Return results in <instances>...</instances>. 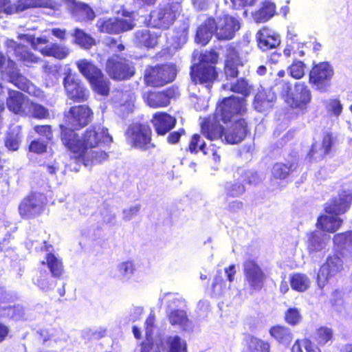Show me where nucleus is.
Segmentation results:
<instances>
[{
	"mask_svg": "<svg viewBox=\"0 0 352 352\" xmlns=\"http://www.w3.org/2000/svg\"><path fill=\"white\" fill-rule=\"evenodd\" d=\"M118 268L122 275H131L133 274L135 271V265L133 261H127L121 263Z\"/></svg>",
	"mask_w": 352,
	"mask_h": 352,
	"instance_id": "obj_60",
	"label": "nucleus"
},
{
	"mask_svg": "<svg viewBox=\"0 0 352 352\" xmlns=\"http://www.w3.org/2000/svg\"><path fill=\"white\" fill-rule=\"evenodd\" d=\"M38 6L36 0H16L14 3L8 6L5 10L7 14H14Z\"/></svg>",
	"mask_w": 352,
	"mask_h": 352,
	"instance_id": "obj_47",
	"label": "nucleus"
},
{
	"mask_svg": "<svg viewBox=\"0 0 352 352\" xmlns=\"http://www.w3.org/2000/svg\"><path fill=\"white\" fill-rule=\"evenodd\" d=\"M63 85L67 98L74 102L81 103L87 100L89 91L71 72L65 74Z\"/></svg>",
	"mask_w": 352,
	"mask_h": 352,
	"instance_id": "obj_17",
	"label": "nucleus"
},
{
	"mask_svg": "<svg viewBox=\"0 0 352 352\" xmlns=\"http://www.w3.org/2000/svg\"><path fill=\"white\" fill-rule=\"evenodd\" d=\"M168 320L172 326H179L183 329L188 325L190 320L184 309H173L167 315Z\"/></svg>",
	"mask_w": 352,
	"mask_h": 352,
	"instance_id": "obj_41",
	"label": "nucleus"
},
{
	"mask_svg": "<svg viewBox=\"0 0 352 352\" xmlns=\"http://www.w3.org/2000/svg\"><path fill=\"white\" fill-rule=\"evenodd\" d=\"M334 74L333 67L330 63H314L309 72V83L314 91L326 93L332 85Z\"/></svg>",
	"mask_w": 352,
	"mask_h": 352,
	"instance_id": "obj_9",
	"label": "nucleus"
},
{
	"mask_svg": "<svg viewBox=\"0 0 352 352\" xmlns=\"http://www.w3.org/2000/svg\"><path fill=\"white\" fill-rule=\"evenodd\" d=\"M334 248L340 254H352V230H346L333 235Z\"/></svg>",
	"mask_w": 352,
	"mask_h": 352,
	"instance_id": "obj_30",
	"label": "nucleus"
},
{
	"mask_svg": "<svg viewBox=\"0 0 352 352\" xmlns=\"http://www.w3.org/2000/svg\"><path fill=\"white\" fill-rule=\"evenodd\" d=\"M248 111V103L245 98L232 95L224 97L217 103L214 112L220 120L228 124L239 118H243Z\"/></svg>",
	"mask_w": 352,
	"mask_h": 352,
	"instance_id": "obj_7",
	"label": "nucleus"
},
{
	"mask_svg": "<svg viewBox=\"0 0 352 352\" xmlns=\"http://www.w3.org/2000/svg\"><path fill=\"white\" fill-rule=\"evenodd\" d=\"M303 342L306 352H322L320 346L313 343L310 339L305 338Z\"/></svg>",
	"mask_w": 352,
	"mask_h": 352,
	"instance_id": "obj_64",
	"label": "nucleus"
},
{
	"mask_svg": "<svg viewBox=\"0 0 352 352\" xmlns=\"http://www.w3.org/2000/svg\"><path fill=\"white\" fill-rule=\"evenodd\" d=\"M295 169L296 166L292 162H277L272 165L271 169L272 179L274 180H285L289 177Z\"/></svg>",
	"mask_w": 352,
	"mask_h": 352,
	"instance_id": "obj_33",
	"label": "nucleus"
},
{
	"mask_svg": "<svg viewBox=\"0 0 352 352\" xmlns=\"http://www.w3.org/2000/svg\"><path fill=\"white\" fill-rule=\"evenodd\" d=\"M269 333L276 341L283 344H289L293 338L289 328L282 324H276L271 327L269 329Z\"/></svg>",
	"mask_w": 352,
	"mask_h": 352,
	"instance_id": "obj_35",
	"label": "nucleus"
},
{
	"mask_svg": "<svg viewBox=\"0 0 352 352\" xmlns=\"http://www.w3.org/2000/svg\"><path fill=\"white\" fill-rule=\"evenodd\" d=\"M302 320V317L300 311L296 307H289L285 311L284 320L290 326L299 324Z\"/></svg>",
	"mask_w": 352,
	"mask_h": 352,
	"instance_id": "obj_51",
	"label": "nucleus"
},
{
	"mask_svg": "<svg viewBox=\"0 0 352 352\" xmlns=\"http://www.w3.org/2000/svg\"><path fill=\"white\" fill-rule=\"evenodd\" d=\"M310 280L305 274L294 273L290 276L289 283L292 289L298 292H304L310 287Z\"/></svg>",
	"mask_w": 352,
	"mask_h": 352,
	"instance_id": "obj_40",
	"label": "nucleus"
},
{
	"mask_svg": "<svg viewBox=\"0 0 352 352\" xmlns=\"http://www.w3.org/2000/svg\"><path fill=\"white\" fill-rule=\"evenodd\" d=\"M60 138L68 151L72 155L77 163L84 164V153L82 137L80 138L75 131L76 129L70 128L63 124L59 125Z\"/></svg>",
	"mask_w": 352,
	"mask_h": 352,
	"instance_id": "obj_12",
	"label": "nucleus"
},
{
	"mask_svg": "<svg viewBox=\"0 0 352 352\" xmlns=\"http://www.w3.org/2000/svg\"><path fill=\"white\" fill-rule=\"evenodd\" d=\"M352 205V192L342 190L332 197L324 205V211L330 215L340 216L346 213Z\"/></svg>",
	"mask_w": 352,
	"mask_h": 352,
	"instance_id": "obj_18",
	"label": "nucleus"
},
{
	"mask_svg": "<svg viewBox=\"0 0 352 352\" xmlns=\"http://www.w3.org/2000/svg\"><path fill=\"white\" fill-rule=\"evenodd\" d=\"M181 12L182 6L178 2L160 4L149 13L148 24L156 29L167 30L174 24Z\"/></svg>",
	"mask_w": 352,
	"mask_h": 352,
	"instance_id": "obj_6",
	"label": "nucleus"
},
{
	"mask_svg": "<svg viewBox=\"0 0 352 352\" xmlns=\"http://www.w3.org/2000/svg\"><path fill=\"white\" fill-rule=\"evenodd\" d=\"M6 146L10 151H17L20 145V140L16 135L10 134L5 140Z\"/></svg>",
	"mask_w": 352,
	"mask_h": 352,
	"instance_id": "obj_59",
	"label": "nucleus"
},
{
	"mask_svg": "<svg viewBox=\"0 0 352 352\" xmlns=\"http://www.w3.org/2000/svg\"><path fill=\"white\" fill-rule=\"evenodd\" d=\"M76 64L79 72L87 80L96 93L103 96L109 94L110 82L97 65L85 58L78 60Z\"/></svg>",
	"mask_w": 352,
	"mask_h": 352,
	"instance_id": "obj_5",
	"label": "nucleus"
},
{
	"mask_svg": "<svg viewBox=\"0 0 352 352\" xmlns=\"http://www.w3.org/2000/svg\"><path fill=\"white\" fill-rule=\"evenodd\" d=\"M226 289V283L224 280L222 272L218 270L217 274L213 278L211 285V292L212 295H219L223 293Z\"/></svg>",
	"mask_w": 352,
	"mask_h": 352,
	"instance_id": "obj_53",
	"label": "nucleus"
},
{
	"mask_svg": "<svg viewBox=\"0 0 352 352\" xmlns=\"http://www.w3.org/2000/svg\"><path fill=\"white\" fill-rule=\"evenodd\" d=\"M324 248V243L316 231L308 234L307 251L309 254L316 253Z\"/></svg>",
	"mask_w": 352,
	"mask_h": 352,
	"instance_id": "obj_50",
	"label": "nucleus"
},
{
	"mask_svg": "<svg viewBox=\"0 0 352 352\" xmlns=\"http://www.w3.org/2000/svg\"><path fill=\"white\" fill-rule=\"evenodd\" d=\"M305 67L306 65L302 61L294 60L288 67L287 71L292 78L299 80L305 76Z\"/></svg>",
	"mask_w": 352,
	"mask_h": 352,
	"instance_id": "obj_52",
	"label": "nucleus"
},
{
	"mask_svg": "<svg viewBox=\"0 0 352 352\" xmlns=\"http://www.w3.org/2000/svg\"><path fill=\"white\" fill-rule=\"evenodd\" d=\"M247 352H270V343L260 338L249 335L246 340Z\"/></svg>",
	"mask_w": 352,
	"mask_h": 352,
	"instance_id": "obj_39",
	"label": "nucleus"
},
{
	"mask_svg": "<svg viewBox=\"0 0 352 352\" xmlns=\"http://www.w3.org/2000/svg\"><path fill=\"white\" fill-rule=\"evenodd\" d=\"M343 223L342 218L326 213L318 217L316 226L324 232L335 233L342 226Z\"/></svg>",
	"mask_w": 352,
	"mask_h": 352,
	"instance_id": "obj_28",
	"label": "nucleus"
},
{
	"mask_svg": "<svg viewBox=\"0 0 352 352\" xmlns=\"http://www.w3.org/2000/svg\"><path fill=\"white\" fill-rule=\"evenodd\" d=\"M179 95L178 88L169 87L162 91H148L144 94L143 99L151 108L166 107L170 103V100Z\"/></svg>",
	"mask_w": 352,
	"mask_h": 352,
	"instance_id": "obj_16",
	"label": "nucleus"
},
{
	"mask_svg": "<svg viewBox=\"0 0 352 352\" xmlns=\"http://www.w3.org/2000/svg\"><path fill=\"white\" fill-rule=\"evenodd\" d=\"M243 274L252 289L259 291L263 287L266 276L256 260L248 258L244 261Z\"/></svg>",
	"mask_w": 352,
	"mask_h": 352,
	"instance_id": "obj_19",
	"label": "nucleus"
},
{
	"mask_svg": "<svg viewBox=\"0 0 352 352\" xmlns=\"http://www.w3.org/2000/svg\"><path fill=\"white\" fill-rule=\"evenodd\" d=\"M343 270V261L336 254L329 255L320 267L317 274V283L322 289L329 280L335 277Z\"/></svg>",
	"mask_w": 352,
	"mask_h": 352,
	"instance_id": "obj_15",
	"label": "nucleus"
},
{
	"mask_svg": "<svg viewBox=\"0 0 352 352\" xmlns=\"http://www.w3.org/2000/svg\"><path fill=\"white\" fill-rule=\"evenodd\" d=\"M255 37L258 47L263 52L275 49L280 43L278 34L267 25L260 28Z\"/></svg>",
	"mask_w": 352,
	"mask_h": 352,
	"instance_id": "obj_23",
	"label": "nucleus"
},
{
	"mask_svg": "<svg viewBox=\"0 0 352 352\" xmlns=\"http://www.w3.org/2000/svg\"><path fill=\"white\" fill-rule=\"evenodd\" d=\"M230 91L241 94V98L246 99L251 94L252 86L249 85L248 80L245 78H239L230 85Z\"/></svg>",
	"mask_w": 352,
	"mask_h": 352,
	"instance_id": "obj_45",
	"label": "nucleus"
},
{
	"mask_svg": "<svg viewBox=\"0 0 352 352\" xmlns=\"http://www.w3.org/2000/svg\"><path fill=\"white\" fill-rule=\"evenodd\" d=\"M3 313L0 314L1 317H6L8 318H14L20 316L22 314L21 309L19 305H8L7 307H1Z\"/></svg>",
	"mask_w": 352,
	"mask_h": 352,
	"instance_id": "obj_58",
	"label": "nucleus"
},
{
	"mask_svg": "<svg viewBox=\"0 0 352 352\" xmlns=\"http://www.w3.org/2000/svg\"><path fill=\"white\" fill-rule=\"evenodd\" d=\"M44 208L40 204L34 195L23 199L19 206V213L23 219H32L41 215Z\"/></svg>",
	"mask_w": 352,
	"mask_h": 352,
	"instance_id": "obj_24",
	"label": "nucleus"
},
{
	"mask_svg": "<svg viewBox=\"0 0 352 352\" xmlns=\"http://www.w3.org/2000/svg\"><path fill=\"white\" fill-rule=\"evenodd\" d=\"M176 75L175 69L167 64L148 65L144 70L143 80L145 86L157 88L172 82Z\"/></svg>",
	"mask_w": 352,
	"mask_h": 352,
	"instance_id": "obj_10",
	"label": "nucleus"
},
{
	"mask_svg": "<svg viewBox=\"0 0 352 352\" xmlns=\"http://www.w3.org/2000/svg\"><path fill=\"white\" fill-rule=\"evenodd\" d=\"M105 72L112 80L123 81L133 77L135 74V69L133 63L126 58L113 55L107 58Z\"/></svg>",
	"mask_w": 352,
	"mask_h": 352,
	"instance_id": "obj_11",
	"label": "nucleus"
},
{
	"mask_svg": "<svg viewBox=\"0 0 352 352\" xmlns=\"http://www.w3.org/2000/svg\"><path fill=\"white\" fill-rule=\"evenodd\" d=\"M69 6L71 12L82 21H91L96 17L94 11L86 3L71 0Z\"/></svg>",
	"mask_w": 352,
	"mask_h": 352,
	"instance_id": "obj_34",
	"label": "nucleus"
},
{
	"mask_svg": "<svg viewBox=\"0 0 352 352\" xmlns=\"http://www.w3.org/2000/svg\"><path fill=\"white\" fill-rule=\"evenodd\" d=\"M47 142L39 139L32 140L28 146L29 151L36 154L44 153L47 151Z\"/></svg>",
	"mask_w": 352,
	"mask_h": 352,
	"instance_id": "obj_57",
	"label": "nucleus"
},
{
	"mask_svg": "<svg viewBox=\"0 0 352 352\" xmlns=\"http://www.w3.org/2000/svg\"><path fill=\"white\" fill-rule=\"evenodd\" d=\"M187 151L193 154H197L199 151H201L204 155L209 154L206 142L201 140V137L198 133H195L190 137Z\"/></svg>",
	"mask_w": 352,
	"mask_h": 352,
	"instance_id": "obj_46",
	"label": "nucleus"
},
{
	"mask_svg": "<svg viewBox=\"0 0 352 352\" xmlns=\"http://www.w3.org/2000/svg\"><path fill=\"white\" fill-rule=\"evenodd\" d=\"M276 100V94L272 89H263L256 94L253 106L258 112H263L272 107Z\"/></svg>",
	"mask_w": 352,
	"mask_h": 352,
	"instance_id": "obj_27",
	"label": "nucleus"
},
{
	"mask_svg": "<svg viewBox=\"0 0 352 352\" xmlns=\"http://www.w3.org/2000/svg\"><path fill=\"white\" fill-rule=\"evenodd\" d=\"M82 140L85 166L99 164L108 158L107 153L101 149L96 150L112 141L107 129L92 125L83 132Z\"/></svg>",
	"mask_w": 352,
	"mask_h": 352,
	"instance_id": "obj_2",
	"label": "nucleus"
},
{
	"mask_svg": "<svg viewBox=\"0 0 352 352\" xmlns=\"http://www.w3.org/2000/svg\"><path fill=\"white\" fill-rule=\"evenodd\" d=\"M240 29L238 19L229 14H225L217 19L212 16L207 18L197 28L195 41L201 45H207L213 34L219 41L232 39Z\"/></svg>",
	"mask_w": 352,
	"mask_h": 352,
	"instance_id": "obj_1",
	"label": "nucleus"
},
{
	"mask_svg": "<svg viewBox=\"0 0 352 352\" xmlns=\"http://www.w3.org/2000/svg\"><path fill=\"white\" fill-rule=\"evenodd\" d=\"M151 122L157 135H165L175 126L177 120L165 111H158L153 115Z\"/></svg>",
	"mask_w": 352,
	"mask_h": 352,
	"instance_id": "obj_25",
	"label": "nucleus"
},
{
	"mask_svg": "<svg viewBox=\"0 0 352 352\" xmlns=\"http://www.w3.org/2000/svg\"><path fill=\"white\" fill-rule=\"evenodd\" d=\"M245 192L244 184L239 181L229 182L225 184L224 192L227 197L236 198L241 197Z\"/></svg>",
	"mask_w": 352,
	"mask_h": 352,
	"instance_id": "obj_48",
	"label": "nucleus"
},
{
	"mask_svg": "<svg viewBox=\"0 0 352 352\" xmlns=\"http://www.w3.org/2000/svg\"><path fill=\"white\" fill-rule=\"evenodd\" d=\"M158 38L157 34L147 29L138 30L134 35L135 43L146 49L154 48L157 44Z\"/></svg>",
	"mask_w": 352,
	"mask_h": 352,
	"instance_id": "obj_31",
	"label": "nucleus"
},
{
	"mask_svg": "<svg viewBox=\"0 0 352 352\" xmlns=\"http://www.w3.org/2000/svg\"><path fill=\"white\" fill-rule=\"evenodd\" d=\"M72 35L74 38V43L85 50H89L96 45V41L94 37L78 28L74 29Z\"/></svg>",
	"mask_w": 352,
	"mask_h": 352,
	"instance_id": "obj_38",
	"label": "nucleus"
},
{
	"mask_svg": "<svg viewBox=\"0 0 352 352\" xmlns=\"http://www.w3.org/2000/svg\"><path fill=\"white\" fill-rule=\"evenodd\" d=\"M294 88L295 93L293 94L291 84L284 82L280 94L290 108L304 111L311 101V92L305 82H296Z\"/></svg>",
	"mask_w": 352,
	"mask_h": 352,
	"instance_id": "obj_8",
	"label": "nucleus"
},
{
	"mask_svg": "<svg viewBox=\"0 0 352 352\" xmlns=\"http://www.w3.org/2000/svg\"><path fill=\"white\" fill-rule=\"evenodd\" d=\"M276 13V5L270 1H264L261 8L253 14V19L257 23H265Z\"/></svg>",
	"mask_w": 352,
	"mask_h": 352,
	"instance_id": "obj_36",
	"label": "nucleus"
},
{
	"mask_svg": "<svg viewBox=\"0 0 352 352\" xmlns=\"http://www.w3.org/2000/svg\"><path fill=\"white\" fill-rule=\"evenodd\" d=\"M248 133V124L245 118H239L226 129H225L224 140L226 143L236 144L242 142Z\"/></svg>",
	"mask_w": 352,
	"mask_h": 352,
	"instance_id": "obj_22",
	"label": "nucleus"
},
{
	"mask_svg": "<svg viewBox=\"0 0 352 352\" xmlns=\"http://www.w3.org/2000/svg\"><path fill=\"white\" fill-rule=\"evenodd\" d=\"M140 210V205H135L123 210V219L129 221L135 217Z\"/></svg>",
	"mask_w": 352,
	"mask_h": 352,
	"instance_id": "obj_62",
	"label": "nucleus"
},
{
	"mask_svg": "<svg viewBox=\"0 0 352 352\" xmlns=\"http://www.w3.org/2000/svg\"><path fill=\"white\" fill-rule=\"evenodd\" d=\"M329 107V111L336 116H338L342 111V105L338 99L331 100Z\"/></svg>",
	"mask_w": 352,
	"mask_h": 352,
	"instance_id": "obj_63",
	"label": "nucleus"
},
{
	"mask_svg": "<svg viewBox=\"0 0 352 352\" xmlns=\"http://www.w3.org/2000/svg\"><path fill=\"white\" fill-rule=\"evenodd\" d=\"M39 52L44 56H52L58 60L65 58L69 54L68 47L57 43H51L49 46L41 48Z\"/></svg>",
	"mask_w": 352,
	"mask_h": 352,
	"instance_id": "obj_37",
	"label": "nucleus"
},
{
	"mask_svg": "<svg viewBox=\"0 0 352 352\" xmlns=\"http://www.w3.org/2000/svg\"><path fill=\"white\" fill-rule=\"evenodd\" d=\"M334 339V331L327 326H320L316 329L314 340L320 346H324Z\"/></svg>",
	"mask_w": 352,
	"mask_h": 352,
	"instance_id": "obj_42",
	"label": "nucleus"
},
{
	"mask_svg": "<svg viewBox=\"0 0 352 352\" xmlns=\"http://www.w3.org/2000/svg\"><path fill=\"white\" fill-rule=\"evenodd\" d=\"M219 57V53L214 49L201 54L199 63L190 66V75L192 82L195 85H204L206 87H211L219 76L215 67Z\"/></svg>",
	"mask_w": 352,
	"mask_h": 352,
	"instance_id": "obj_3",
	"label": "nucleus"
},
{
	"mask_svg": "<svg viewBox=\"0 0 352 352\" xmlns=\"http://www.w3.org/2000/svg\"><path fill=\"white\" fill-rule=\"evenodd\" d=\"M25 108L31 116L38 120H45L50 117L49 110L42 104L27 100Z\"/></svg>",
	"mask_w": 352,
	"mask_h": 352,
	"instance_id": "obj_44",
	"label": "nucleus"
},
{
	"mask_svg": "<svg viewBox=\"0 0 352 352\" xmlns=\"http://www.w3.org/2000/svg\"><path fill=\"white\" fill-rule=\"evenodd\" d=\"M25 96L18 91L10 90L6 99L8 109L15 114H26L25 111Z\"/></svg>",
	"mask_w": 352,
	"mask_h": 352,
	"instance_id": "obj_29",
	"label": "nucleus"
},
{
	"mask_svg": "<svg viewBox=\"0 0 352 352\" xmlns=\"http://www.w3.org/2000/svg\"><path fill=\"white\" fill-rule=\"evenodd\" d=\"M243 65V61L236 47L231 44L227 45L223 65L226 78L232 80L238 78L239 67Z\"/></svg>",
	"mask_w": 352,
	"mask_h": 352,
	"instance_id": "obj_20",
	"label": "nucleus"
},
{
	"mask_svg": "<svg viewBox=\"0 0 352 352\" xmlns=\"http://www.w3.org/2000/svg\"><path fill=\"white\" fill-rule=\"evenodd\" d=\"M96 25L100 33L116 35L133 30L135 23L133 19L117 16L99 19Z\"/></svg>",
	"mask_w": 352,
	"mask_h": 352,
	"instance_id": "obj_14",
	"label": "nucleus"
},
{
	"mask_svg": "<svg viewBox=\"0 0 352 352\" xmlns=\"http://www.w3.org/2000/svg\"><path fill=\"white\" fill-rule=\"evenodd\" d=\"M34 132L41 137L45 138L47 141L53 139V130L50 124L35 125L33 127Z\"/></svg>",
	"mask_w": 352,
	"mask_h": 352,
	"instance_id": "obj_56",
	"label": "nucleus"
},
{
	"mask_svg": "<svg viewBox=\"0 0 352 352\" xmlns=\"http://www.w3.org/2000/svg\"><path fill=\"white\" fill-rule=\"evenodd\" d=\"M41 289L47 291L52 289L49 274L44 270H39V274L34 283Z\"/></svg>",
	"mask_w": 352,
	"mask_h": 352,
	"instance_id": "obj_55",
	"label": "nucleus"
},
{
	"mask_svg": "<svg viewBox=\"0 0 352 352\" xmlns=\"http://www.w3.org/2000/svg\"><path fill=\"white\" fill-rule=\"evenodd\" d=\"M94 117L91 109L86 104L72 106L64 115V125L73 128L76 131L87 126Z\"/></svg>",
	"mask_w": 352,
	"mask_h": 352,
	"instance_id": "obj_13",
	"label": "nucleus"
},
{
	"mask_svg": "<svg viewBox=\"0 0 352 352\" xmlns=\"http://www.w3.org/2000/svg\"><path fill=\"white\" fill-rule=\"evenodd\" d=\"M124 135L127 144L134 149L146 151L156 147L153 141V130L148 123L133 122L127 127Z\"/></svg>",
	"mask_w": 352,
	"mask_h": 352,
	"instance_id": "obj_4",
	"label": "nucleus"
},
{
	"mask_svg": "<svg viewBox=\"0 0 352 352\" xmlns=\"http://www.w3.org/2000/svg\"><path fill=\"white\" fill-rule=\"evenodd\" d=\"M41 265H46L51 275L56 278H60L64 273V265L61 258L52 252H48L45 256V261L40 262Z\"/></svg>",
	"mask_w": 352,
	"mask_h": 352,
	"instance_id": "obj_32",
	"label": "nucleus"
},
{
	"mask_svg": "<svg viewBox=\"0 0 352 352\" xmlns=\"http://www.w3.org/2000/svg\"><path fill=\"white\" fill-rule=\"evenodd\" d=\"M168 352H188V346L185 340L179 336H169L167 338Z\"/></svg>",
	"mask_w": 352,
	"mask_h": 352,
	"instance_id": "obj_49",
	"label": "nucleus"
},
{
	"mask_svg": "<svg viewBox=\"0 0 352 352\" xmlns=\"http://www.w3.org/2000/svg\"><path fill=\"white\" fill-rule=\"evenodd\" d=\"M185 134V130L183 128L179 129L177 131H175L169 133L167 136V142L170 144H175L179 142L181 137Z\"/></svg>",
	"mask_w": 352,
	"mask_h": 352,
	"instance_id": "obj_61",
	"label": "nucleus"
},
{
	"mask_svg": "<svg viewBox=\"0 0 352 352\" xmlns=\"http://www.w3.org/2000/svg\"><path fill=\"white\" fill-rule=\"evenodd\" d=\"M15 56L19 60L27 63H37L41 60L40 58L34 55L30 51H28L25 46L21 44H16L14 48Z\"/></svg>",
	"mask_w": 352,
	"mask_h": 352,
	"instance_id": "obj_43",
	"label": "nucleus"
},
{
	"mask_svg": "<svg viewBox=\"0 0 352 352\" xmlns=\"http://www.w3.org/2000/svg\"><path fill=\"white\" fill-rule=\"evenodd\" d=\"M220 121L221 120L219 116L214 112L203 120L201 124V133L212 141L224 138L225 128Z\"/></svg>",
	"mask_w": 352,
	"mask_h": 352,
	"instance_id": "obj_21",
	"label": "nucleus"
},
{
	"mask_svg": "<svg viewBox=\"0 0 352 352\" xmlns=\"http://www.w3.org/2000/svg\"><path fill=\"white\" fill-rule=\"evenodd\" d=\"M332 145V135L327 133L322 137L321 144H318L316 142L312 143L308 152V156L310 159H314L317 161L322 160L329 153Z\"/></svg>",
	"mask_w": 352,
	"mask_h": 352,
	"instance_id": "obj_26",
	"label": "nucleus"
},
{
	"mask_svg": "<svg viewBox=\"0 0 352 352\" xmlns=\"http://www.w3.org/2000/svg\"><path fill=\"white\" fill-rule=\"evenodd\" d=\"M10 82L23 91H28L30 87V81L19 72L12 73L10 75Z\"/></svg>",
	"mask_w": 352,
	"mask_h": 352,
	"instance_id": "obj_54",
	"label": "nucleus"
}]
</instances>
